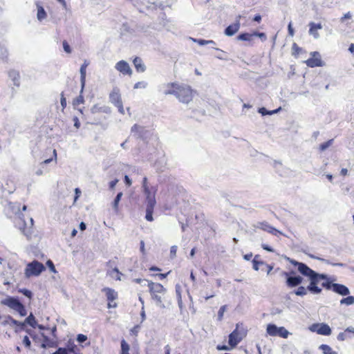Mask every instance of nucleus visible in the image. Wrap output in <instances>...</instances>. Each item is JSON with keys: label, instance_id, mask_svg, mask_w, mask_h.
I'll return each instance as SVG.
<instances>
[{"label": "nucleus", "instance_id": "nucleus-1", "mask_svg": "<svg viewBox=\"0 0 354 354\" xmlns=\"http://www.w3.org/2000/svg\"><path fill=\"white\" fill-rule=\"evenodd\" d=\"M290 262L292 265L297 266L298 271L302 275L308 278L310 281V283L308 286V291L314 295L320 294L322 292V288H319L317 284L322 280H328V275L316 272L304 263L298 262L295 260H292Z\"/></svg>", "mask_w": 354, "mask_h": 354}, {"label": "nucleus", "instance_id": "nucleus-2", "mask_svg": "<svg viewBox=\"0 0 354 354\" xmlns=\"http://www.w3.org/2000/svg\"><path fill=\"white\" fill-rule=\"evenodd\" d=\"M147 286L149 288V292L152 299L156 302V306L161 308H165V306L163 304V297L166 294L167 290L159 283L147 282Z\"/></svg>", "mask_w": 354, "mask_h": 354}, {"label": "nucleus", "instance_id": "nucleus-3", "mask_svg": "<svg viewBox=\"0 0 354 354\" xmlns=\"http://www.w3.org/2000/svg\"><path fill=\"white\" fill-rule=\"evenodd\" d=\"M193 95L194 91L191 87L183 84H179L175 95L178 100L184 104L190 102L193 99Z\"/></svg>", "mask_w": 354, "mask_h": 354}, {"label": "nucleus", "instance_id": "nucleus-4", "mask_svg": "<svg viewBox=\"0 0 354 354\" xmlns=\"http://www.w3.org/2000/svg\"><path fill=\"white\" fill-rule=\"evenodd\" d=\"M46 270L44 265L37 260L28 263L26 265L24 274L26 278L31 277H38Z\"/></svg>", "mask_w": 354, "mask_h": 354}, {"label": "nucleus", "instance_id": "nucleus-5", "mask_svg": "<svg viewBox=\"0 0 354 354\" xmlns=\"http://www.w3.org/2000/svg\"><path fill=\"white\" fill-rule=\"evenodd\" d=\"M1 304L8 306L15 311L19 313L21 317L26 315L27 312L24 306L14 297H8L1 301Z\"/></svg>", "mask_w": 354, "mask_h": 354}, {"label": "nucleus", "instance_id": "nucleus-6", "mask_svg": "<svg viewBox=\"0 0 354 354\" xmlns=\"http://www.w3.org/2000/svg\"><path fill=\"white\" fill-rule=\"evenodd\" d=\"M283 274L286 277V285L289 288L297 287L299 286L303 281V278L299 275H295L294 272H284Z\"/></svg>", "mask_w": 354, "mask_h": 354}, {"label": "nucleus", "instance_id": "nucleus-7", "mask_svg": "<svg viewBox=\"0 0 354 354\" xmlns=\"http://www.w3.org/2000/svg\"><path fill=\"white\" fill-rule=\"evenodd\" d=\"M309 330L322 335H330L332 332L330 326L325 323L313 324L309 327Z\"/></svg>", "mask_w": 354, "mask_h": 354}, {"label": "nucleus", "instance_id": "nucleus-8", "mask_svg": "<svg viewBox=\"0 0 354 354\" xmlns=\"http://www.w3.org/2000/svg\"><path fill=\"white\" fill-rule=\"evenodd\" d=\"M255 37H258L262 41H264L267 39V37L263 32H245L240 34L238 36L239 40L247 41L250 43H252L254 38Z\"/></svg>", "mask_w": 354, "mask_h": 354}, {"label": "nucleus", "instance_id": "nucleus-9", "mask_svg": "<svg viewBox=\"0 0 354 354\" xmlns=\"http://www.w3.org/2000/svg\"><path fill=\"white\" fill-rule=\"evenodd\" d=\"M310 55L312 57L308 59L305 62L309 67L313 68L316 66H322L324 65L321 59V55L319 52H311Z\"/></svg>", "mask_w": 354, "mask_h": 354}, {"label": "nucleus", "instance_id": "nucleus-10", "mask_svg": "<svg viewBox=\"0 0 354 354\" xmlns=\"http://www.w3.org/2000/svg\"><path fill=\"white\" fill-rule=\"evenodd\" d=\"M115 68L122 75H131L132 74V70L129 64L124 60H121L117 62L115 66Z\"/></svg>", "mask_w": 354, "mask_h": 354}, {"label": "nucleus", "instance_id": "nucleus-11", "mask_svg": "<svg viewBox=\"0 0 354 354\" xmlns=\"http://www.w3.org/2000/svg\"><path fill=\"white\" fill-rule=\"evenodd\" d=\"M179 86V84L176 83H167L163 84L160 86V91L165 95H176L177 91V87Z\"/></svg>", "mask_w": 354, "mask_h": 354}, {"label": "nucleus", "instance_id": "nucleus-12", "mask_svg": "<svg viewBox=\"0 0 354 354\" xmlns=\"http://www.w3.org/2000/svg\"><path fill=\"white\" fill-rule=\"evenodd\" d=\"M238 328V324L236 325ZM242 339V335L240 334L238 328H236L229 335V344L232 348L235 347Z\"/></svg>", "mask_w": 354, "mask_h": 354}, {"label": "nucleus", "instance_id": "nucleus-13", "mask_svg": "<svg viewBox=\"0 0 354 354\" xmlns=\"http://www.w3.org/2000/svg\"><path fill=\"white\" fill-rule=\"evenodd\" d=\"M176 1V0H167L165 5L162 3H160L158 5H156L154 2H151L149 1L146 0H143L142 3L147 9H153L156 8L157 6L161 8V9H164L166 6L170 7Z\"/></svg>", "mask_w": 354, "mask_h": 354}, {"label": "nucleus", "instance_id": "nucleus-14", "mask_svg": "<svg viewBox=\"0 0 354 354\" xmlns=\"http://www.w3.org/2000/svg\"><path fill=\"white\" fill-rule=\"evenodd\" d=\"M131 131L134 136L140 138H144L147 133V131L144 127L138 124H134L131 127Z\"/></svg>", "mask_w": 354, "mask_h": 354}, {"label": "nucleus", "instance_id": "nucleus-15", "mask_svg": "<svg viewBox=\"0 0 354 354\" xmlns=\"http://www.w3.org/2000/svg\"><path fill=\"white\" fill-rule=\"evenodd\" d=\"M256 227L262 229L264 231L268 232L272 234L277 235V233H280L279 230L270 226L268 223L264 222H259L255 225Z\"/></svg>", "mask_w": 354, "mask_h": 354}, {"label": "nucleus", "instance_id": "nucleus-16", "mask_svg": "<svg viewBox=\"0 0 354 354\" xmlns=\"http://www.w3.org/2000/svg\"><path fill=\"white\" fill-rule=\"evenodd\" d=\"M110 102L115 106L122 102L121 96L120 94V89L117 87L113 88V91L109 95Z\"/></svg>", "mask_w": 354, "mask_h": 354}, {"label": "nucleus", "instance_id": "nucleus-17", "mask_svg": "<svg viewBox=\"0 0 354 354\" xmlns=\"http://www.w3.org/2000/svg\"><path fill=\"white\" fill-rule=\"evenodd\" d=\"M333 291L342 296L348 295L350 294L349 289L346 286L339 283H333Z\"/></svg>", "mask_w": 354, "mask_h": 354}, {"label": "nucleus", "instance_id": "nucleus-18", "mask_svg": "<svg viewBox=\"0 0 354 354\" xmlns=\"http://www.w3.org/2000/svg\"><path fill=\"white\" fill-rule=\"evenodd\" d=\"M133 63L138 72L143 73L146 71V66L140 57H136L133 60Z\"/></svg>", "mask_w": 354, "mask_h": 354}, {"label": "nucleus", "instance_id": "nucleus-19", "mask_svg": "<svg viewBox=\"0 0 354 354\" xmlns=\"http://www.w3.org/2000/svg\"><path fill=\"white\" fill-rule=\"evenodd\" d=\"M102 291L105 292L109 301H113L118 297V293L113 289L104 288L102 289Z\"/></svg>", "mask_w": 354, "mask_h": 354}, {"label": "nucleus", "instance_id": "nucleus-20", "mask_svg": "<svg viewBox=\"0 0 354 354\" xmlns=\"http://www.w3.org/2000/svg\"><path fill=\"white\" fill-rule=\"evenodd\" d=\"M311 26L309 30L310 35H313L315 39H318L319 35L318 34V30L322 28V26L321 24H310Z\"/></svg>", "mask_w": 354, "mask_h": 354}, {"label": "nucleus", "instance_id": "nucleus-21", "mask_svg": "<svg viewBox=\"0 0 354 354\" xmlns=\"http://www.w3.org/2000/svg\"><path fill=\"white\" fill-rule=\"evenodd\" d=\"M239 29V24H232L227 26L225 30V33L227 36H232Z\"/></svg>", "mask_w": 354, "mask_h": 354}, {"label": "nucleus", "instance_id": "nucleus-22", "mask_svg": "<svg viewBox=\"0 0 354 354\" xmlns=\"http://www.w3.org/2000/svg\"><path fill=\"white\" fill-rule=\"evenodd\" d=\"M8 76L13 82L14 85L17 86H19V74L17 71L15 70L10 71L8 72Z\"/></svg>", "mask_w": 354, "mask_h": 354}, {"label": "nucleus", "instance_id": "nucleus-23", "mask_svg": "<svg viewBox=\"0 0 354 354\" xmlns=\"http://www.w3.org/2000/svg\"><path fill=\"white\" fill-rule=\"evenodd\" d=\"M6 323L10 325V326H19L21 329H23L25 326V323L18 322L13 319L12 317L8 316L7 317V320L6 321Z\"/></svg>", "mask_w": 354, "mask_h": 354}, {"label": "nucleus", "instance_id": "nucleus-24", "mask_svg": "<svg viewBox=\"0 0 354 354\" xmlns=\"http://www.w3.org/2000/svg\"><path fill=\"white\" fill-rule=\"evenodd\" d=\"M88 65V62L85 60L84 64L80 67V75H81V82L82 84V86H84L86 79V67Z\"/></svg>", "mask_w": 354, "mask_h": 354}, {"label": "nucleus", "instance_id": "nucleus-25", "mask_svg": "<svg viewBox=\"0 0 354 354\" xmlns=\"http://www.w3.org/2000/svg\"><path fill=\"white\" fill-rule=\"evenodd\" d=\"M278 328L275 324H270L267 326L266 331L270 336H277Z\"/></svg>", "mask_w": 354, "mask_h": 354}, {"label": "nucleus", "instance_id": "nucleus-26", "mask_svg": "<svg viewBox=\"0 0 354 354\" xmlns=\"http://www.w3.org/2000/svg\"><path fill=\"white\" fill-rule=\"evenodd\" d=\"M143 192L145 195L146 199H148L149 197H155L156 189L153 187H145V189H143Z\"/></svg>", "mask_w": 354, "mask_h": 354}, {"label": "nucleus", "instance_id": "nucleus-27", "mask_svg": "<svg viewBox=\"0 0 354 354\" xmlns=\"http://www.w3.org/2000/svg\"><path fill=\"white\" fill-rule=\"evenodd\" d=\"M156 201L155 197H149L146 199V209L153 211Z\"/></svg>", "mask_w": 354, "mask_h": 354}, {"label": "nucleus", "instance_id": "nucleus-28", "mask_svg": "<svg viewBox=\"0 0 354 354\" xmlns=\"http://www.w3.org/2000/svg\"><path fill=\"white\" fill-rule=\"evenodd\" d=\"M23 323H25V325L28 324L32 328H36L37 326V322L35 317L32 313H30V315L28 317H26V319Z\"/></svg>", "mask_w": 354, "mask_h": 354}, {"label": "nucleus", "instance_id": "nucleus-29", "mask_svg": "<svg viewBox=\"0 0 354 354\" xmlns=\"http://www.w3.org/2000/svg\"><path fill=\"white\" fill-rule=\"evenodd\" d=\"M122 195H123L122 192H119L117 194V196H115V198L112 203L113 208L116 213L118 212V205H119V203L122 198Z\"/></svg>", "mask_w": 354, "mask_h": 354}, {"label": "nucleus", "instance_id": "nucleus-30", "mask_svg": "<svg viewBox=\"0 0 354 354\" xmlns=\"http://www.w3.org/2000/svg\"><path fill=\"white\" fill-rule=\"evenodd\" d=\"M190 39L192 41H193L194 42L197 43L200 46H204V45H207V44H212V45L216 44V43L213 40H205V39H194V38H192V37H190Z\"/></svg>", "mask_w": 354, "mask_h": 354}, {"label": "nucleus", "instance_id": "nucleus-31", "mask_svg": "<svg viewBox=\"0 0 354 354\" xmlns=\"http://www.w3.org/2000/svg\"><path fill=\"white\" fill-rule=\"evenodd\" d=\"M129 351L130 346L124 339H122L121 341V351L120 354H130Z\"/></svg>", "mask_w": 354, "mask_h": 354}, {"label": "nucleus", "instance_id": "nucleus-32", "mask_svg": "<svg viewBox=\"0 0 354 354\" xmlns=\"http://www.w3.org/2000/svg\"><path fill=\"white\" fill-rule=\"evenodd\" d=\"M108 274L113 279H115L116 280H121V275L122 273L118 270L117 268H113L112 270L109 271Z\"/></svg>", "mask_w": 354, "mask_h": 354}, {"label": "nucleus", "instance_id": "nucleus-33", "mask_svg": "<svg viewBox=\"0 0 354 354\" xmlns=\"http://www.w3.org/2000/svg\"><path fill=\"white\" fill-rule=\"evenodd\" d=\"M319 349L323 352L324 354H337L336 352L332 350L330 346L326 344L320 345Z\"/></svg>", "mask_w": 354, "mask_h": 354}, {"label": "nucleus", "instance_id": "nucleus-34", "mask_svg": "<svg viewBox=\"0 0 354 354\" xmlns=\"http://www.w3.org/2000/svg\"><path fill=\"white\" fill-rule=\"evenodd\" d=\"M308 291V287L305 288L304 286H299L297 289L294 291V293L298 296H304L307 295Z\"/></svg>", "mask_w": 354, "mask_h": 354}, {"label": "nucleus", "instance_id": "nucleus-35", "mask_svg": "<svg viewBox=\"0 0 354 354\" xmlns=\"http://www.w3.org/2000/svg\"><path fill=\"white\" fill-rule=\"evenodd\" d=\"M341 304H345L347 306L354 304V297L353 296H348L346 298H343L340 301Z\"/></svg>", "mask_w": 354, "mask_h": 354}, {"label": "nucleus", "instance_id": "nucleus-36", "mask_svg": "<svg viewBox=\"0 0 354 354\" xmlns=\"http://www.w3.org/2000/svg\"><path fill=\"white\" fill-rule=\"evenodd\" d=\"M257 257H259V255H255L254 258L252 260V264H253V269L254 270H259V266L260 265H265L266 263L262 261H259V260H257Z\"/></svg>", "mask_w": 354, "mask_h": 354}, {"label": "nucleus", "instance_id": "nucleus-37", "mask_svg": "<svg viewBox=\"0 0 354 354\" xmlns=\"http://www.w3.org/2000/svg\"><path fill=\"white\" fill-rule=\"evenodd\" d=\"M289 335V332L284 327H279L277 331V336L283 338H287Z\"/></svg>", "mask_w": 354, "mask_h": 354}, {"label": "nucleus", "instance_id": "nucleus-38", "mask_svg": "<svg viewBox=\"0 0 354 354\" xmlns=\"http://www.w3.org/2000/svg\"><path fill=\"white\" fill-rule=\"evenodd\" d=\"M353 336L348 334L345 330L344 332L339 333L337 337V339L339 341H344L347 339L351 338Z\"/></svg>", "mask_w": 354, "mask_h": 354}, {"label": "nucleus", "instance_id": "nucleus-39", "mask_svg": "<svg viewBox=\"0 0 354 354\" xmlns=\"http://www.w3.org/2000/svg\"><path fill=\"white\" fill-rule=\"evenodd\" d=\"M324 281L322 283V287L327 290L332 289L333 290V283L330 278L328 277V280H324Z\"/></svg>", "mask_w": 354, "mask_h": 354}, {"label": "nucleus", "instance_id": "nucleus-40", "mask_svg": "<svg viewBox=\"0 0 354 354\" xmlns=\"http://www.w3.org/2000/svg\"><path fill=\"white\" fill-rule=\"evenodd\" d=\"M333 142V140H330L326 142H324L320 145L319 149L321 151H325L327 148H328Z\"/></svg>", "mask_w": 354, "mask_h": 354}, {"label": "nucleus", "instance_id": "nucleus-41", "mask_svg": "<svg viewBox=\"0 0 354 354\" xmlns=\"http://www.w3.org/2000/svg\"><path fill=\"white\" fill-rule=\"evenodd\" d=\"M147 86V83L146 82H138L134 84L133 88L135 89L138 88H145Z\"/></svg>", "mask_w": 354, "mask_h": 354}, {"label": "nucleus", "instance_id": "nucleus-42", "mask_svg": "<svg viewBox=\"0 0 354 354\" xmlns=\"http://www.w3.org/2000/svg\"><path fill=\"white\" fill-rule=\"evenodd\" d=\"M226 310V306L224 305V306H222L218 312V319L219 321L222 320L223 319V315H224V313L225 312Z\"/></svg>", "mask_w": 354, "mask_h": 354}, {"label": "nucleus", "instance_id": "nucleus-43", "mask_svg": "<svg viewBox=\"0 0 354 354\" xmlns=\"http://www.w3.org/2000/svg\"><path fill=\"white\" fill-rule=\"evenodd\" d=\"M46 12L43 8L40 7L38 8L37 11V18L39 20H41L45 17Z\"/></svg>", "mask_w": 354, "mask_h": 354}, {"label": "nucleus", "instance_id": "nucleus-44", "mask_svg": "<svg viewBox=\"0 0 354 354\" xmlns=\"http://www.w3.org/2000/svg\"><path fill=\"white\" fill-rule=\"evenodd\" d=\"M62 46H63L64 50L66 53H68V54L71 53V52H72L71 48L70 45L68 44V43L66 41H63Z\"/></svg>", "mask_w": 354, "mask_h": 354}, {"label": "nucleus", "instance_id": "nucleus-45", "mask_svg": "<svg viewBox=\"0 0 354 354\" xmlns=\"http://www.w3.org/2000/svg\"><path fill=\"white\" fill-rule=\"evenodd\" d=\"M153 211L146 209L145 218H146L147 221H153Z\"/></svg>", "mask_w": 354, "mask_h": 354}, {"label": "nucleus", "instance_id": "nucleus-46", "mask_svg": "<svg viewBox=\"0 0 354 354\" xmlns=\"http://www.w3.org/2000/svg\"><path fill=\"white\" fill-rule=\"evenodd\" d=\"M87 339H88L87 336L84 334H79L77 336V341L79 343H84V342H86L87 340Z\"/></svg>", "mask_w": 354, "mask_h": 354}, {"label": "nucleus", "instance_id": "nucleus-47", "mask_svg": "<svg viewBox=\"0 0 354 354\" xmlns=\"http://www.w3.org/2000/svg\"><path fill=\"white\" fill-rule=\"evenodd\" d=\"M176 252H177V246L173 245L170 248V257L171 259H174L176 256Z\"/></svg>", "mask_w": 354, "mask_h": 354}, {"label": "nucleus", "instance_id": "nucleus-48", "mask_svg": "<svg viewBox=\"0 0 354 354\" xmlns=\"http://www.w3.org/2000/svg\"><path fill=\"white\" fill-rule=\"evenodd\" d=\"M46 265L49 268V269L51 272H53L54 273H55L57 272L56 269L55 268V266L51 260L47 261Z\"/></svg>", "mask_w": 354, "mask_h": 354}, {"label": "nucleus", "instance_id": "nucleus-49", "mask_svg": "<svg viewBox=\"0 0 354 354\" xmlns=\"http://www.w3.org/2000/svg\"><path fill=\"white\" fill-rule=\"evenodd\" d=\"M20 292L24 295H25L26 297H28V298H31L32 297V292L31 291L27 290V289H21L20 290Z\"/></svg>", "mask_w": 354, "mask_h": 354}, {"label": "nucleus", "instance_id": "nucleus-50", "mask_svg": "<svg viewBox=\"0 0 354 354\" xmlns=\"http://www.w3.org/2000/svg\"><path fill=\"white\" fill-rule=\"evenodd\" d=\"M23 343L26 347L30 348L31 345V342L28 336H25L23 339Z\"/></svg>", "mask_w": 354, "mask_h": 354}, {"label": "nucleus", "instance_id": "nucleus-51", "mask_svg": "<svg viewBox=\"0 0 354 354\" xmlns=\"http://www.w3.org/2000/svg\"><path fill=\"white\" fill-rule=\"evenodd\" d=\"M258 112L262 115H269V111H267L264 107L259 109Z\"/></svg>", "mask_w": 354, "mask_h": 354}, {"label": "nucleus", "instance_id": "nucleus-52", "mask_svg": "<svg viewBox=\"0 0 354 354\" xmlns=\"http://www.w3.org/2000/svg\"><path fill=\"white\" fill-rule=\"evenodd\" d=\"M61 105L62 106V109H64L66 106V100L64 97L63 93H62L61 96Z\"/></svg>", "mask_w": 354, "mask_h": 354}, {"label": "nucleus", "instance_id": "nucleus-53", "mask_svg": "<svg viewBox=\"0 0 354 354\" xmlns=\"http://www.w3.org/2000/svg\"><path fill=\"white\" fill-rule=\"evenodd\" d=\"M115 106L118 107V111H119V112L120 113L124 114V107H123L122 102L119 103L118 104L115 105Z\"/></svg>", "mask_w": 354, "mask_h": 354}, {"label": "nucleus", "instance_id": "nucleus-54", "mask_svg": "<svg viewBox=\"0 0 354 354\" xmlns=\"http://www.w3.org/2000/svg\"><path fill=\"white\" fill-rule=\"evenodd\" d=\"M351 17L352 15L350 12H348L342 17V20H349L351 19Z\"/></svg>", "mask_w": 354, "mask_h": 354}, {"label": "nucleus", "instance_id": "nucleus-55", "mask_svg": "<svg viewBox=\"0 0 354 354\" xmlns=\"http://www.w3.org/2000/svg\"><path fill=\"white\" fill-rule=\"evenodd\" d=\"M53 354H67V352L64 348H59L58 350Z\"/></svg>", "mask_w": 354, "mask_h": 354}, {"label": "nucleus", "instance_id": "nucleus-56", "mask_svg": "<svg viewBox=\"0 0 354 354\" xmlns=\"http://www.w3.org/2000/svg\"><path fill=\"white\" fill-rule=\"evenodd\" d=\"M73 122H74V126L77 128V129H79L80 127V122L79 121V119L77 118V117H74L73 118Z\"/></svg>", "mask_w": 354, "mask_h": 354}, {"label": "nucleus", "instance_id": "nucleus-57", "mask_svg": "<svg viewBox=\"0 0 354 354\" xmlns=\"http://www.w3.org/2000/svg\"><path fill=\"white\" fill-rule=\"evenodd\" d=\"M216 348L218 351H228L230 349L229 347L226 345H223V346L218 345L216 346Z\"/></svg>", "mask_w": 354, "mask_h": 354}, {"label": "nucleus", "instance_id": "nucleus-58", "mask_svg": "<svg viewBox=\"0 0 354 354\" xmlns=\"http://www.w3.org/2000/svg\"><path fill=\"white\" fill-rule=\"evenodd\" d=\"M118 179H115L114 180L111 181L109 183V187H110V189H114V187H115V185L118 183Z\"/></svg>", "mask_w": 354, "mask_h": 354}, {"label": "nucleus", "instance_id": "nucleus-59", "mask_svg": "<svg viewBox=\"0 0 354 354\" xmlns=\"http://www.w3.org/2000/svg\"><path fill=\"white\" fill-rule=\"evenodd\" d=\"M135 281L138 283H144V286H147V282H149V281L146 280V279H135Z\"/></svg>", "mask_w": 354, "mask_h": 354}, {"label": "nucleus", "instance_id": "nucleus-60", "mask_svg": "<svg viewBox=\"0 0 354 354\" xmlns=\"http://www.w3.org/2000/svg\"><path fill=\"white\" fill-rule=\"evenodd\" d=\"M142 189H145V187H149L147 185V177H145L142 180Z\"/></svg>", "mask_w": 354, "mask_h": 354}, {"label": "nucleus", "instance_id": "nucleus-61", "mask_svg": "<svg viewBox=\"0 0 354 354\" xmlns=\"http://www.w3.org/2000/svg\"><path fill=\"white\" fill-rule=\"evenodd\" d=\"M124 181L127 185L130 186L131 185V180L129 178L128 176H124Z\"/></svg>", "mask_w": 354, "mask_h": 354}, {"label": "nucleus", "instance_id": "nucleus-62", "mask_svg": "<svg viewBox=\"0 0 354 354\" xmlns=\"http://www.w3.org/2000/svg\"><path fill=\"white\" fill-rule=\"evenodd\" d=\"M292 49L297 53H299V51L301 50V48L299 46H297L296 44H293Z\"/></svg>", "mask_w": 354, "mask_h": 354}, {"label": "nucleus", "instance_id": "nucleus-63", "mask_svg": "<svg viewBox=\"0 0 354 354\" xmlns=\"http://www.w3.org/2000/svg\"><path fill=\"white\" fill-rule=\"evenodd\" d=\"M345 331L350 335V333H353L354 335V328L353 327H348Z\"/></svg>", "mask_w": 354, "mask_h": 354}, {"label": "nucleus", "instance_id": "nucleus-64", "mask_svg": "<svg viewBox=\"0 0 354 354\" xmlns=\"http://www.w3.org/2000/svg\"><path fill=\"white\" fill-rule=\"evenodd\" d=\"M84 102V99H83V97L82 96H79L76 100H75V104H80V103H83Z\"/></svg>", "mask_w": 354, "mask_h": 354}]
</instances>
